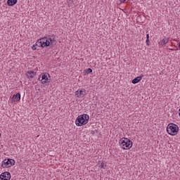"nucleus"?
I'll return each instance as SVG.
<instances>
[{
    "label": "nucleus",
    "mask_w": 180,
    "mask_h": 180,
    "mask_svg": "<svg viewBox=\"0 0 180 180\" xmlns=\"http://www.w3.org/2000/svg\"><path fill=\"white\" fill-rule=\"evenodd\" d=\"M119 144L123 150H130L133 147V142L127 138L121 139L119 141Z\"/></svg>",
    "instance_id": "1"
},
{
    "label": "nucleus",
    "mask_w": 180,
    "mask_h": 180,
    "mask_svg": "<svg viewBox=\"0 0 180 180\" xmlns=\"http://www.w3.org/2000/svg\"><path fill=\"white\" fill-rule=\"evenodd\" d=\"M89 122V115L88 114H83L79 115L76 120V124L77 126H84Z\"/></svg>",
    "instance_id": "2"
},
{
    "label": "nucleus",
    "mask_w": 180,
    "mask_h": 180,
    "mask_svg": "<svg viewBox=\"0 0 180 180\" xmlns=\"http://www.w3.org/2000/svg\"><path fill=\"white\" fill-rule=\"evenodd\" d=\"M37 46L38 47H53V45L49 41L47 37L41 38L37 41Z\"/></svg>",
    "instance_id": "3"
},
{
    "label": "nucleus",
    "mask_w": 180,
    "mask_h": 180,
    "mask_svg": "<svg viewBox=\"0 0 180 180\" xmlns=\"http://www.w3.org/2000/svg\"><path fill=\"white\" fill-rule=\"evenodd\" d=\"M179 130V127H178V125L175 124H169L167 127V131L168 134H170V136H175L178 134V131Z\"/></svg>",
    "instance_id": "4"
},
{
    "label": "nucleus",
    "mask_w": 180,
    "mask_h": 180,
    "mask_svg": "<svg viewBox=\"0 0 180 180\" xmlns=\"http://www.w3.org/2000/svg\"><path fill=\"white\" fill-rule=\"evenodd\" d=\"M12 165H15V160L13 159H4L1 163L2 168H9Z\"/></svg>",
    "instance_id": "5"
},
{
    "label": "nucleus",
    "mask_w": 180,
    "mask_h": 180,
    "mask_svg": "<svg viewBox=\"0 0 180 180\" xmlns=\"http://www.w3.org/2000/svg\"><path fill=\"white\" fill-rule=\"evenodd\" d=\"M41 84H49V82H50V79H49V77L50 78V75L48 73H41Z\"/></svg>",
    "instance_id": "6"
},
{
    "label": "nucleus",
    "mask_w": 180,
    "mask_h": 180,
    "mask_svg": "<svg viewBox=\"0 0 180 180\" xmlns=\"http://www.w3.org/2000/svg\"><path fill=\"white\" fill-rule=\"evenodd\" d=\"M75 95L77 98H84V96L86 95V90H85V89H78L75 93Z\"/></svg>",
    "instance_id": "7"
},
{
    "label": "nucleus",
    "mask_w": 180,
    "mask_h": 180,
    "mask_svg": "<svg viewBox=\"0 0 180 180\" xmlns=\"http://www.w3.org/2000/svg\"><path fill=\"white\" fill-rule=\"evenodd\" d=\"M11 173L8 172H5L0 175V180H10Z\"/></svg>",
    "instance_id": "8"
},
{
    "label": "nucleus",
    "mask_w": 180,
    "mask_h": 180,
    "mask_svg": "<svg viewBox=\"0 0 180 180\" xmlns=\"http://www.w3.org/2000/svg\"><path fill=\"white\" fill-rule=\"evenodd\" d=\"M46 39H48V41L53 46L56 44V37L53 35H49L46 37Z\"/></svg>",
    "instance_id": "9"
},
{
    "label": "nucleus",
    "mask_w": 180,
    "mask_h": 180,
    "mask_svg": "<svg viewBox=\"0 0 180 180\" xmlns=\"http://www.w3.org/2000/svg\"><path fill=\"white\" fill-rule=\"evenodd\" d=\"M12 102H19L20 101V94H14L11 98Z\"/></svg>",
    "instance_id": "10"
},
{
    "label": "nucleus",
    "mask_w": 180,
    "mask_h": 180,
    "mask_svg": "<svg viewBox=\"0 0 180 180\" xmlns=\"http://www.w3.org/2000/svg\"><path fill=\"white\" fill-rule=\"evenodd\" d=\"M26 75L27 78H29L30 79H32L34 77V75H36V73L34 71H27V72L26 73Z\"/></svg>",
    "instance_id": "11"
},
{
    "label": "nucleus",
    "mask_w": 180,
    "mask_h": 180,
    "mask_svg": "<svg viewBox=\"0 0 180 180\" xmlns=\"http://www.w3.org/2000/svg\"><path fill=\"white\" fill-rule=\"evenodd\" d=\"M143 77H144V75H141L134 78L132 80V84H139V82H140L141 79H143Z\"/></svg>",
    "instance_id": "12"
},
{
    "label": "nucleus",
    "mask_w": 180,
    "mask_h": 180,
    "mask_svg": "<svg viewBox=\"0 0 180 180\" xmlns=\"http://www.w3.org/2000/svg\"><path fill=\"white\" fill-rule=\"evenodd\" d=\"M7 4L8 6H13L18 4V0H8Z\"/></svg>",
    "instance_id": "13"
},
{
    "label": "nucleus",
    "mask_w": 180,
    "mask_h": 180,
    "mask_svg": "<svg viewBox=\"0 0 180 180\" xmlns=\"http://www.w3.org/2000/svg\"><path fill=\"white\" fill-rule=\"evenodd\" d=\"M168 43V39L167 38H165L162 39L160 42V46H165Z\"/></svg>",
    "instance_id": "14"
},
{
    "label": "nucleus",
    "mask_w": 180,
    "mask_h": 180,
    "mask_svg": "<svg viewBox=\"0 0 180 180\" xmlns=\"http://www.w3.org/2000/svg\"><path fill=\"white\" fill-rule=\"evenodd\" d=\"M92 72V69L91 68H87L86 69V74H91Z\"/></svg>",
    "instance_id": "15"
},
{
    "label": "nucleus",
    "mask_w": 180,
    "mask_h": 180,
    "mask_svg": "<svg viewBox=\"0 0 180 180\" xmlns=\"http://www.w3.org/2000/svg\"><path fill=\"white\" fill-rule=\"evenodd\" d=\"M36 46H38L37 43H36V44L32 46V50H37V48H36Z\"/></svg>",
    "instance_id": "16"
},
{
    "label": "nucleus",
    "mask_w": 180,
    "mask_h": 180,
    "mask_svg": "<svg viewBox=\"0 0 180 180\" xmlns=\"http://www.w3.org/2000/svg\"><path fill=\"white\" fill-rule=\"evenodd\" d=\"M146 43L147 46H150V39H146Z\"/></svg>",
    "instance_id": "17"
},
{
    "label": "nucleus",
    "mask_w": 180,
    "mask_h": 180,
    "mask_svg": "<svg viewBox=\"0 0 180 180\" xmlns=\"http://www.w3.org/2000/svg\"><path fill=\"white\" fill-rule=\"evenodd\" d=\"M146 39L150 40V34H146Z\"/></svg>",
    "instance_id": "18"
},
{
    "label": "nucleus",
    "mask_w": 180,
    "mask_h": 180,
    "mask_svg": "<svg viewBox=\"0 0 180 180\" xmlns=\"http://www.w3.org/2000/svg\"><path fill=\"white\" fill-rule=\"evenodd\" d=\"M121 4H124V2H126V0H120Z\"/></svg>",
    "instance_id": "19"
},
{
    "label": "nucleus",
    "mask_w": 180,
    "mask_h": 180,
    "mask_svg": "<svg viewBox=\"0 0 180 180\" xmlns=\"http://www.w3.org/2000/svg\"><path fill=\"white\" fill-rule=\"evenodd\" d=\"M38 81H41V75L38 78Z\"/></svg>",
    "instance_id": "20"
},
{
    "label": "nucleus",
    "mask_w": 180,
    "mask_h": 180,
    "mask_svg": "<svg viewBox=\"0 0 180 180\" xmlns=\"http://www.w3.org/2000/svg\"><path fill=\"white\" fill-rule=\"evenodd\" d=\"M179 44V48L180 49V41L178 43Z\"/></svg>",
    "instance_id": "21"
},
{
    "label": "nucleus",
    "mask_w": 180,
    "mask_h": 180,
    "mask_svg": "<svg viewBox=\"0 0 180 180\" xmlns=\"http://www.w3.org/2000/svg\"><path fill=\"white\" fill-rule=\"evenodd\" d=\"M179 112H180V108L179 109Z\"/></svg>",
    "instance_id": "22"
},
{
    "label": "nucleus",
    "mask_w": 180,
    "mask_h": 180,
    "mask_svg": "<svg viewBox=\"0 0 180 180\" xmlns=\"http://www.w3.org/2000/svg\"><path fill=\"white\" fill-rule=\"evenodd\" d=\"M179 116H180V112H179Z\"/></svg>",
    "instance_id": "23"
}]
</instances>
